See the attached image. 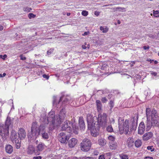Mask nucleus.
<instances>
[{"label": "nucleus", "instance_id": "obj_20", "mask_svg": "<svg viewBox=\"0 0 159 159\" xmlns=\"http://www.w3.org/2000/svg\"><path fill=\"white\" fill-rule=\"evenodd\" d=\"M134 141L132 138H129L127 141V144L129 147H132L134 145Z\"/></svg>", "mask_w": 159, "mask_h": 159}, {"label": "nucleus", "instance_id": "obj_25", "mask_svg": "<svg viewBox=\"0 0 159 159\" xmlns=\"http://www.w3.org/2000/svg\"><path fill=\"white\" fill-rule=\"evenodd\" d=\"M134 144L136 147L139 148L142 145V142L141 140L138 139L135 141Z\"/></svg>", "mask_w": 159, "mask_h": 159}, {"label": "nucleus", "instance_id": "obj_16", "mask_svg": "<svg viewBox=\"0 0 159 159\" xmlns=\"http://www.w3.org/2000/svg\"><path fill=\"white\" fill-rule=\"evenodd\" d=\"M79 121L80 128L81 129H84L85 128V125L83 117H79Z\"/></svg>", "mask_w": 159, "mask_h": 159}, {"label": "nucleus", "instance_id": "obj_64", "mask_svg": "<svg viewBox=\"0 0 159 159\" xmlns=\"http://www.w3.org/2000/svg\"><path fill=\"white\" fill-rule=\"evenodd\" d=\"M130 66L131 67L133 66V65L132 64L130 65Z\"/></svg>", "mask_w": 159, "mask_h": 159}, {"label": "nucleus", "instance_id": "obj_46", "mask_svg": "<svg viewBox=\"0 0 159 159\" xmlns=\"http://www.w3.org/2000/svg\"><path fill=\"white\" fill-rule=\"evenodd\" d=\"M98 159H105V158L103 155H101L99 157Z\"/></svg>", "mask_w": 159, "mask_h": 159}, {"label": "nucleus", "instance_id": "obj_53", "mask_svg": "<svg viewBox=\"0 0 159 159\" xmlns=\"http://www.w3.org/2000/svg\"><path fill=\"white\" fill-rule=\"evenodd\" d=\"M82 48L84 49H85L86 48V46L85 45H82Z\"/></svg>", "mask_w": 159, "mask_h": 159}, {"label": "nucleus", "instance_id": "obj_37", "mask_svg": "<svg viewBox=\"0 0 159 159\" xmlns=\"http://www.w3.org/2000/svg\"><path fill=\"white\" fill-rule=\"evenodd\" d=\"M53 49H51L47 52V54L48 55H50L53 51Z\"/></svg>", "mask_w": 159, "mask_h": 159}, {"label": "nucleus", "instance_id": "obj_56", "mask_svg": "<svg viewBox=\"0 0 159 159\" xmlns=\"http://www.w3.org/2000/svg\"><path fill=\"white\" fill-rule=\"evenodd\" d=\"M6 75V74L5 73H3V74H2V77L5 76Z\"/></svg>", "mask_w": 159, "mask_h": 159}, {"label": "nucleus", "instance_id": "obj_59", "mask_svg": "<svg viewBox=\"0 0 159 159\" xmlns=\"http://www.w3.org/2000/svg\"><path fill=\"white\" fill-rule=\"evenodd\" d=\"M148 61H149L150 63H152V62L154 61V60H148Z\"/></svg>", "mask_w": 159, "mask_h": 159}, {"label": "nucleus", "instance_id": "obj_33", "mask_svg": "<svg viewBox=\"0 0 159 159\" xmlns=\"http://www.w3.org/2000/svg\"><path fill=\"white\" fill-rule=\"evenodd\" d=\"M153 15L155 17H159V11H154Z\"/></svg>", "mask_w": 159, "mask_h": 159}, {"label": "nucleus", "instance_id": "obj_31", "mask_svg": "<svg viewBox=\"0 0 159 159\" xmlns=\"http://www.w3.org/2000/svg\"><path fill=\"white\" fill-rule=\"evenodd\" d=\"M120 157L121 159H128V156L125 154H121L120 155Z\"/></svg>", "mask_w": 159, "mask_h": 159}, {"label": "nucleus", "instance_id": "obj_30", "mask_svg": "<svg viewBox=\"0 0 159 159\" xmlns=\"http://www.w3.org/2000/svg\"><path fill=\"white\" fill-rule=\"evenodd\" d=\"M42 137L44 139H48L49 138V135L47 133L44 132L42 134Z\"/></svg>", "mask_w": 159, "mask_h": 159}, {"label": "nucleus", "instance_id": "obj_8", "mask_svg": "<svg viewBox=\"0 0 159 159\" xmlns=\"http://www.w3.org/2000/svg\"><path fill=\"white\" fill-rule=\"evenodd\" d=\"M44 144L40 143L37 146V150H35L33 147H30V153H34L36 155H39V153L38 152L42 151L44 149Z\"/></svg>", "mask_w": 159, "mask_h": 159}, {"label": "nucleus", "instance_id": "obj_2", "mask_svg": "<svg viewBox=\"0 0 159 159\" xmlns=\"http://www.w3.org/2000/svg\"><path fill=\"white\" fill-rule=\"evenodd\" d=\"M138 116H135L134 117L132 120V125L130 129L129 128V122L128 120H126L124 122V119L121 117H119L118 120V127L120 134L124 132L126 134H129L130 131L135 130L137 125Z\"/></svg>", "mask_w": 159, "mask_h": 159}, {"label": "nucleus", "instance_id": "obj_23", "mask_svg": "<svg viewBox=\"0 0 159 159\" xmlns=\"http://www.w3.org/2000/svg\"><path fill=\"white\" fill-rule=\"evenodd\" d=\"M96 105L97 106V110L99 111H101L102 107V104L100 101L99 100H97L96 101Z\"/></svg>", "mask_w": 159, "mask_h": 159}, {"label": "nucleus", "instance_id": "obj_28", "mask_svg": "<svg viewBox=\"0 0 159 159\" xmlns=\"http://www.w3.org/2000/svg\"><path fill=\"white\" fill-rule=\"evenodd\" d=\"M108 139L110 141L109 143H113L115 141V138L113 136L110 135L108 136Z\"/></svg>", "mask_w": 159, "mask_h": 159}, {"label": "nucleus", "instance_id": "obj_36", "mask_svg": "<svg viewBox=\"0 0 159 159\" xmlns=\"http://www.w3.org/2000/svg\"><path fill=\"white\" fill-rule=\"evenodd\" d=\"M82 15L84 16H86L88 14V12L86 11H84L82 12Z\"/></svg>", "mask_w": 159, "mask_h": 159}, {"label": "nucleus", "instance_id": "obj_43", "mask_svg": "<svg viewBox=\"0 0 159 159\" xmlns=\"http://www.w3.org/2000/svg\"><path fill=\"white\" fill-rule=\"evenodd\" d=\"M42 157L41 156L34 157L33 158V159H41Z\"/></svg>", "mask_w": 159, "mask_h": 159}, {"label": "nucleus", "instance_id": "obj_22", "mask_svg": "<svg viewBox=\"0 0 159 159\" xmlns=\"http://www.w3.org/2000/svg\"><path fill=\"white\" fill-rule=\"evenodd\" d=\"M63 99V104H66L69 103V98H66L65 96H62L61 97L60 100L59 101V102L62 101Z\"/></svg>", "mask_w": 159, "mask_h": 159}, {"label": "nucleus", "instance_id": "obj_49", "mask_svg": "<svg viewBox=\"0 0 159 159\" xmlns=\"http://www.w3.org/2000/svg\"><path fill=\"white\" fill-rule=\"evenodd\" d=\"M20 60H25L26 58L25 57H23V56L22 55H21L20 56Z\"/></svg>", "mask_w": 159, "mask_h": 159}, {"label": "nucleus", "instance_id": "obj_9", "mask_svg": "<svg viewBox=\"0 0 159 159\" xmlns=\"http://www.w3.org/2000/svg\"><path fill=\"white\" fill-rule=\"evenodd\" d=\"M70 122L69 121L67 120L65 121L62 125V130H66L68 132L70 133L71 131L70 127Z\"/></svg>", "mask_w": 159, "mask_h": 159}, {"label": "nucleus", "instance_id": "obj_48", "mask_svg": "<svg viewBox=\"0 0 159 159\" xmlns=\"http://www.w3.org/2000/svg\"><path fill=\"white\" fill-rule=\"evenodd\" d=\"M99 14L100 12L97 11H95L94 12V14L97 16H99Z\"/></svg>", "mask_w": 159, "mask_h": 159}, {"label": "nucleus", "instance_id": "obj_13", "mask_svg": "<svg viewBox=\"0 0 159 159\" xmlns=\"http://www.w3.org/2000/svg\"><path fill=\"white\" fill-rule=\"evenodd\" d=\"M77 140L76 139L73 138L70 139L68 141V145L70 148H73L77 144Z\"/></svg>", "mask_w": 159, "mask_h": 159}, {"label": "nucleus", "instance_id": "obj_15", "mask_svg": "<svg viewBox=\"0 0 159 159\" xmlns=\"http://www.w3.org/2000/svg\"><path fill=\"white\" fill-rule=\"evenodd\" d=\"M153 126H158L159 125V117H155L151 119Z\"/></svg>", "mask_w": 159, "mask_h": 159}, {"label": "nucleus", "instance_id": "obj_18", "mask_svg": "<svg viewBox=\"0 0 159 159\" xmlns=\"http://www.w3.org/2000/svg\"><path fill=\"white\" fill-rule=\"evenodd\" d=\"M11 138L13 140H14L15 142L16 140H18L19 139L20 140L21 139L19 137V136H18L17 135L16 133L15 132H13L11 134Z\"/></svg>", "mask_w": 159, "mask_h": 159}, {"label": "nucleus", "instance_id": "obj_39", "mask_svg": "<svg viewBox=\"0 0 159 159\" xmlns=\"http://www.w3.org/2000/svg\"><path fill=\"white\" fill-rule=\"evenodd\" d=\"M7 55L6 54L4 55H0V58L1 59H2V60H5V59L7 57Z\"/></svg>", "mask_w": 159, "mask_h": 159}, {"label": "nucleus", "instance_id": "obj_50", "mask_svg": "<svg viewBox=\"0 0 159 159\" xmlns=\"http://www.w3.org/2000/svg\"><path fill=\"white\" fill-rule=\"evenodd\" d=\"M89 33V32H85L84 34H83L82 35L83 36H85L87 35Z\"/></svg>", "mask_w": 159, "mask_h": 159}, {"label": "nucleus", "instance_id": "obj_12", "mask_svg": "<svg viewBox=\"0 0 159 159\" xmlns=\"http://www.w3.org/2000/svg\"><path fill=\"white\" fill-rule=\"evenodd\" d=\"M145 125L143 122H141L139 125L138 129V134H143L145 130Z\"/></svg>", "mask_w": 159, "mask_h": 159}, {"label": "nucleus", "instance_id": "obj_60", "mask_svg": "<svg viewBox=\"0 0 159 159\" xmlns=\"http://www.w3.org/2000/svg\"><path fill=\"white\" fill-rule=\"evenodd\" d=\"M70 15V13H67V15L68 16H69Z\"/></svg>", "mask_w": 159, "mask_h": 159}, {"label": "nucleus", "instance_id": "obj_5", "mask_svg": "<svg viewBox=\"0 0 159 159\" xmlns=\"http://www.w3.org/2000/svg\"><path fill=\"white\" fill-rule=\"evenodd\" d=\"M86 116L88 123V128L89 129L91 130V133L92 130L95 129L94 124V122L97 120V117L96 116L93 117V115L90 114H87Z\"/></svg>", "mask_w": 159, "mask_h": 159}, {"label": "nucleus", "instance_id": "obj_62", "mask_svg": "<svg viewBox=\"0 0 159 159\" xmlns=\"http://www.w3.org/2000/svg\"><path fill=\"white\" fill-rule=\"evenodd\" d=\"M2 74H0V77H2Z\"/></svg>", "mask_w": 159, "mask_h": 159}, {"label": "nucleus", "instance_id": "obj_26", "mask_svg": "<svg viewBox=\"0 0 159 159\" xmlns=\"http://www.w3.org/2000/svg\"><path fill=\"white\" fill-rule=\"evenodd\" d=\"M114 11H121L122 10H125V9L123 7H117L111 8Z\"/></svg>", "mask_w": 159, "mask_h": 159}, {"label": "nucleus", "instance_id": "obj_32", "mask_svg": "<svg viewBox=\"0 0 159 159\" xmlns=\"http://www.w3.org/2000/svg\"><path fill=\"white\" fill-rule=\"evenodd\" d=\"M73 130V132L75 134H77L78 133V128L77 127L73 125H72Z\"/></svg>", "mask_w": 159, "mask_h": 159}, {"label": "nucleus", "instance_id": "obj_21", "mask_svg": "<svg viewBox=\"0 0 159 159\" xmlns=\"http://www.w3.org/2000/svg\"><path fill=\"white\" fill-rule=\"evenodd\" d=\"M106 140L103 138H100L98 139V143L101 146H103L106 144Z\"/></svg>", "mask_w": 159, "mask_h": 159}, {"label": "nucleus", "instance_id": "obj_47", "mask_svg": "<svg viewBox=\"0 0 159 159\" xmlns=\"http://www.w3.org/2000/svg\"><path fill=\"white\" fill-rule=\"evenodd\" d=\"M144 159H153V158L151 157H144Z\"/></svg>", "mask_w": 159, "mask_h": 159}, {"label": "nucleus", "instance_id": "obj_41", "mask_svg": "<svg viewBox=\"0 0 159 159\" xmlns=\"http://www.w3.org/2000/svg\"><path fill=\"white\" fill-rule=\"evenodd\" d=\"M24 10L25 11L29 12L30 11V8L28 7H26L24 8Z\"/></svg>", "mask_w": 159, "mask_h": 159}, {"label": "nucleus", "instance_id": "obj_4", "mask_svg": "<svg viewBox=\"0 0 159 159\" xmlns=\"http://www.w3.org/2000/svg\"><path fill=\"white\" fill-rule=\"evenodd\" d=\"M10 124V120L7 119L5 125H0V135L3 141L6 140L7 137L8 135Z\"/></svg>", "mask_w": 159, "mask_h": 159}, {"label": "nucleus", "instance_id": "obj_58", "mask_svg": "<svg viewBox=\"0 0 159 159\" xmlns=\"http://www.w3.org/2000/svg\"><path fill=\"white\" fill-rule=\"evenodd\" d=\"M154 63L155 64H156L158 63V62L157 61L155 60V61H154Z\"/></svg>", "mask_w": 159, "mask_h": 159}, {"label": "nucleus", "instance_id": "obj_10", "mask_svg": "<svg viewBox=\"0 0 159 159\" xmlns=\"http://www.w3.org/2000/svg\"><path fill=\"white\" fill-rule=\"evenodd\" d=\"M67 136L66 135L65 133L61 132L59 134V139L61 143H65L66 142L67 140Z\"/></svg>", "mask_w": 159, "mask_h": 159}, {"label": "nucleus", "instance_id": "obj_11", "mask_svg": "<svg viewBox=\"0 0 159 159\" xmlns=\"http://www.w3.org/2000/svg\"><path fill=\"white\" fill-rule=\"evenodd\" d=\"M153 134L151 132H148L144 134L142 136L143 140L147 141L150 139L152 137Z\"/></svg>", "mask_w": 159, "mask_h": 159}, {"label": "nucleus", "instance_id": "obj_52", "mask_svg": "<svg viewBox=\"0 0 159 159\" xmlns=\"http://www.w3.org/2000/svg\"><path fill=\"white\" fill-rule=\"evenodd\" d=\"M143 48L144 50H146L147 49H148L149 48V46L146 47V46H144L143 47Z\"/></svg>", "mask_w": 159, "mask_h": 159}, {"label": "nucleus", "instance_id": "obj_34", "mask_svg": "<svg viewBox=\"0 0 159 159\" xmlns=\"http://www.w3.org/2000/svg\"><path fill=\"white\" fill-rule=\"evenodd\" d=\"M147 149L148 150L150 151L151 152H153L154 150V148L152 146L147 147Z\"/></svg>", "mask_w": 159, "mask_h": 159}, {"label": "nucleus", "instance_id": "obj_14", "mask_svg": "<svg viewBox=\"0 0 159 159\" xmlns=\"http://www.w3.org/2000/svg\"><path fill=\"white\" fill-rule=\"evenodd\" d=\"M18 135L22 139H24L26 136V133L23 128L20 129L18 131Z\"/></svg>", "mask_w": 159, "mask_h": 159}, {"label": "nucleus", "instance_id": "obj_7", "mask_svg": "<svg viewBox=\"0 0 159 159\" xmlns=\"http://www.w3.org/2000/svg\"><path fill=\"white\" fill-rule=\"evenodd\" d=\"M146 111L147 119H152L155 117H157L158 113L155 110H151L150 108H147Z\"/></svg>", "mask_w": 159, "mask_h": 159}, {"label": "nucleus", "instance_id": "obj_63", "mask_svg": "<svg viewBox=\"0 0 159 159\" xmlns=\"http://www.w3.org/2000/svg\"><path fill=\"white\" fill-rule=\"evenodd\" d=\"M28 16L29 18L30 19V13H29L28 15Z\"/></svg>", "mask_w": 159, "mask_h": 159}, {"label": "nucleus", "instance_id": "obj_1", "mask_svg": "<svg viewBox=\"0 0 159 159\" xmlns=\"http://www.w3.org/2000/svg\"><path fill=\"white\" fill-rule=\"evenodd\" d=\"M66 113L65 110L63 109L60 111L58 115L55 116L54 111H51L49 113L47 121L49 124V130H52L60 125L64 120L66 116Z\"/></svg>", "mask_w": 159, "mask_h": 159}, {"label": "nucleus", "instance_id": "obj_38", "mask_svg": "<svg viewBox=\"0 0 159 159\" xmlns=\"http://www.w3.org/2000/svg\"><path fill=\"white\" fill-rule=\"evenodd\" d=\"M109 104L110 106L111 109L114 107L113 102L112 100L110 101V103H109Z\"/></svg>", "mask_w": 159, "mask_h": 159}, {"label": "nucleus", "instance_id": "obj_27", "mask_svg": "<svg viewBox=\"0 0 159 159\" xmlns=\"http://www.w3.org/2000/svg\"><path fill=\"white\" fill-rule=\"evenodd\" d=\"M15 143L16 144V148L17 149H19L20 147L21 140L19 139L18 140H16Z\"/></svg>", "mask_w": 159, "mask_h": 159}, {"label": "nucleus", "instance_id": "obj_51", "mask_svg": "<svg viewBox=\"0 0 159 159\" xmlns=\"http://www.w3.org/2000/svg\"><path fill=\"white\" fill-rule=\"evenodd\" d=\"M92 158L90 157H85L83 158V159H92Z\"/></svg>", "mask_w": 159, "mask_h": 159}, {"label": "nucleus", "instance_id": "obj_19", "mask_svg": "<svg viewBox=\"0 0 159 159\" xmlns=\"http://www.w3.org/2000/svg\"><path fill=\"white\" fill-rule=\"evenodd\" d=\"M5 150L7 153L9 154H11L13 151V148L11 145L8 144L6 146Z\"/></svg>", "mask_w": 159, "mask_h": 159}, {"label": "nucleus", "instance_id": "obj_55", "mask_svg": "<svg viewBox=\"0 0 159 159\" xmlns=\"http://www.w3.org/2000/svg\"><path fill=\"white\" fill-rule=\"evenodd\" d=\"M106 154L107 155V156H111V153L110 152H108V153H106Z\"/></svg>", "mask_w": 159, "mask_h": 159}, {"label": "nucleus", "instance_id": "obj_44", "mask_svg": "<svg viewBox=\"0 0 159 159\" xmlns=\"http://www.w3.org/2000/svg\"><path fill=\"white\" fill-rule=\"evenodd\" d=\"M36 15H35L33 13H30V18H34L35 17Z\"/></svg>", "mask_w": 159, "mask_h": 159}, {"label": "nucleus", "instance_id": "obj_61", "mask_svg": "<svg viewBox=\"0 0 159 159\" xmlns=\"http://www.w3.org/2000/svg\"><path fill=\"white\" fill-rule=\"evenodd\" d=\"M117 23H118V24H120V21L119 20H118V21H117Z\"/></svg>", "mask_w": 159, "mask_h": 159}, {"label": "nucleus", "instance_id": "obj_42", "mask_svg": "<svg viewBox=\"0 0 159 159\" xmlns=\"http://www.w3.org/2000/svg\"><path fill=\"white\" fill-rule=\"evenodd\" d=\"M43 78H46L47 80H48L49 78V76L46 74H43Z\"/></svg>", "mask_w": 159, "mask_h": 159}, {"label": "nucleus", "instance_id": "obj_29", "mask_svg": "<svg viewBox=\"0 0 159 159\" xmlns=\"http://www.w3.org/2000/svg\"><path fill=\"white\" fill-rule=\"evenodd\" d=\"M100 29L103 33H106L108 31V29L106 27H104L101 26L100 27Z\"/></svg>", "mask_w": 159, "mask_h": 159}, {"label": "nucleus", "instance_id": "obj_24", "mask_svg": "<svg viewBox=\"0 0 159 159\" xmlns=\"http://www.w3.org/2000/svg\"><path fill=\"white\" fill-rule=\"evenodd\" d=\"M110 143V147L111 149H114L116 148L117 147V143L115 141Z\"/></svg>", "mask_w": 159, "mask_h": 159}, {"label": "nucleus", "instance_id": "obj_35", "mask_svg": "<svg viewBox=\"0 0 159 159\" xmlns=\"http://www.w3.org/2000/svg\"><path fill=\"white\" fill-rule=\"evenodd\" d=\"M107 130L109 132H112L113 131V129L111 126H108L107 128Z\"/></svg>", "mask_w": 159, "mask_h": 159}, {"label": "nucleus", "instance_id": "obj_57", "mask_svg": "<svg viewBox=\"0 0 159 159\" xmlns=\"http://www.w3.org/2000/svg\"><path fill=\"white\" fill-rule=\"evenodd\" d=\"M53 105H55V104H56L55 100V99H54V100L53 101Z\"/></svg>", "mask_w": 159, "mask_h": 159}, {"label": "nucleus", "instance_id": "obj_40", "mask_svg": "<svg viewBox=\"0 0 159 159\" xmlns=\"http://www.w3.org/2000/svg\"><path fill=\"white\" fill-rule=\"evenodd\" d=\"M103 103H105L107 102V100L105 97L103 98L101 100Z\"/></svg>", "mask_w": 159, "mask_h": 159}, {"label": "nucleus", "instance_id": "obj_6", "mask_svg": "<svg viewBox=\"0 0 159 159\" xmlns=\"http://www.w3.org/2000/svg\"><path fill=\"white\" fill-rule=\"evenodd\" d=\"M81 150L84 152L88 151L90 148L91 142L88 139H84L80 144Z\"/></svg>", "mask_w": 159, "mask_h": 159}, {"label": "nucleus", "instance_id": "obj_45", "mask_svg": "<svg viewBox=\"0 0 159 159\" xmlns=\"http://www.w3.org/2000/svg\"><path fill=\"white\" fill-rule=\"evenodd\" d=\"M151 74L152 75H154L155 76H156L157 75V73L156 72L152 71L151 72Z\"/></svg>", "mask_w": 159, "mask_h": 159}, {"label": "nucleus", "instance_id": "obj_3", "mask_svg": "<svg viewBox=\"0 0 159 159\" xmlns=\"http://www.w3.org/2000/svg\"><path fill=\"white\" fill-rule=\"evenodd\" d=\"M107 115L105 113L98 115L97 120L94 123V127L95 129L92 130L91 134L94 137H96L99 134L100 126H104L107 123Z\"/></svg>", "mask_w": 159, "mask_h": 159}, {"label": "nucleus", "instance_id": "obj_54", "mask_svg": "<svg viewBox=\"0 0 159 159\" xmlns=\"http://www.w3.org/2000/svg\"><path fill=\"white\" fill-rule=\"evenodd\" d=\"M3 29V27L2 26L0 25V30H2Z\"/></svg>", "mask_w": 159, "mask_h": 159}, {"label": "nucleus", "instance_id": "obj_17", "mask_svg": "<svg viewBox=\"0 0 159 159\" xmlns=\"http://www.w3.org/2000/svg\"><path fill=\"white\" fill-rule=\"evenodd\" d=\"M150 119H147V120L146 122V129L147 130H149L152 126H153V124L150 120Z\"/></svg>", "mask_w": 159, "mask_h": 159}]
</instances>
